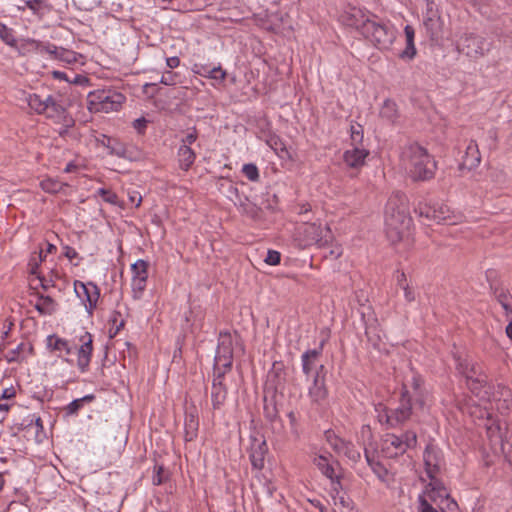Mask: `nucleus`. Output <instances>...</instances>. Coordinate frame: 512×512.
Wrapping results in <instances>:
<instances>
[{
  "mask_svg": "<svg viewBox=\"0 0 512 512\" xmlns=\"http://www.w3.org/2000/svg\"><path fill=\"white\" fill-rule=\"evenodd\" d=\"M421 379L413 377V394L403 387L399 404L393 409H388L385 405L379 403L375 406L378 421L388 428H397L404 425L413 417L419 418V413L426 410V399L421 388Z\"/></svg>",
  "mask_w": 512,
  "mask_h": 512,
  "instance_id": "1",
  "label": "nucleus"
},
{
  "mask_svg": "<svg viewBox=\"0 0 512 512\" xmlns=\"http://www.w3.org/2000/svg\"><path fill=\"white\" fill-rule=\"evenodd\" d=\"M233 365V339L230 333L221 332L214 358L213 380L211 386V403L214 411L224 407L228 390L225 384V375L231 371Z\"/></svg>",
  "mask_w": 512,
  "mask_h": 512,
  "instance_id": "2",
  "label": "nucleus"
},
{
  "mask_svg": "<svg viewBox=\"0 0 512 512\" xmlns=\"http://www.w3.org/2000/svg\"><path fill=\"white\" fill-rule=\"evenodd\" d=\"M384 221L386 236L392 244L409 237L412 218L409 216L404 194L397 192L389 197L385 206Z\"/></svg>",
  "mask_w": 512,
  "mask_h": 512,
  "instance_id": "3",
  "label": "nucleus"
},
{
  "mask_svg": "<svg viewBox=\"0 0 512 512\" xmlns=\"http://www.w3.org/2000/svg\"><path fill=\"white\" fill-rule=\"evenodd\" d=\"M401 163L414 181H426L433 178L437 168L436 162L427 150L416 143L403 148Z\"/></svg>",
  "mask_w": 512,
  "mask_h": 512,
  "instance_id": "4",
  "label": "nucleus"
},
{
  "mask_svg": "<svg viewBox=\"0 0 512 512\" xmlns=\"http://www.w3.org/2000/svg\"><path fill=\"white\" fill-rule=\"evenodd\" d=\"M25 101L29 108L37 115H44L47 119L66 126L73 125L74 119L63 106L60 96L52 94L27 93Z\"/></svg>",
  "mask_w": 512,
  "mask_h": 512,
  "instance_id": "5",
  "label": "nucleus"
},
{
  "mask_svg": "<svg viewBox=\"0 0 512 512\" xmlns=\"http://www.w3.org/2000/svg\"><path fill=\"white\" fill-rule=\"evenodd\" d=\"M370 20L362 32V36L380 50H388L396 39V31L389 21L382 20L376 14L369 16Z\"/></svg>",
  "mask_w": 512,
  "mask_h": 512,
  "instance_id": "6",
  "label": "nucleus"
},
{
  "mask_svg": "<svg viewBox=\"0 0 512 512\" xmlns=\"http://www.w3.org/2000/svg\"><path fill=\"white\" fill-rule=\"evenodd\" d=\"M458 371L466 378V384L471 392L482 401L492 399L491 386L487 383V376L481 371L479 365L459 360Z\"/></svg>",
  "mask_w": 512,
  "mask_h": 512,
  "instance_id": "7",
  "label": "nucleus"
},
{
  "mask_svg": "<svg viewBox=\"0 0 512 512\" xmlns=\"http://www.w3.org/2000/svg\"><path fill=\"white\" fill-rule=\"evenodd\" d=\"M125 96L111 89H102L88 94L87 105L91 112L109 113L118 111L125 101Z\"/></svg>",
  "mask_w": 512,
  "mask_h": 512,
  "instance_id": "8",
  "label": "nucleus"
},
{
  "mask_svg": "<svg viewBox=\"0 0 512 512\" xmlns=\"http://www.w3.org/2000/svg\"><path fill=\"white\" fill-rule=\"evenodd\" d=\"M363 127L358 124H352L350 126V139L352 148L347 149L343 153V161L347 167L358 169L365 164V160L369 155V150L363 145Z\"/></svg>",
  "mask_w": 512,
  "mask_h": 512,
  "instance_id": "9",
  "label": "nucleus"
},
{
  "mask_svg": "<svg viewBox=\"0 0 512 512\" xmlns=\"http://www.w3.org/2000/svg\"><path fill=\"white\" fill-rule=\"evenodd\" d=\"M416 212H418L420 217L447 225L458 224L463 218L462 214L455 213L444 203H436L433 205L420 203L416 208Z\"/></svg>",
  "mask_w": 512,
  "mask_h": 512,
  "instance_id": "10",
  "label": "nucleus"
},
{
  "mask_svg": "<svg viewBox=\"0 0 512 512\" xmlns=\"http://www.w3.org/2000/svg\"><path fill=\"white\" fill-rule=\"evenodd\" d=\"M416 445V433L408 430L399 436L395 434H386L382 443V451L387 457L393 458L404 454L408 449L414 448Z\"/></svg>",
  "mask_w": 512,
  "mask_h": 512,
  "instance_id": "11",
  "label": "nucleus"
},
{
  "mask_svg": "<svg viewBox=\"0 0 512 512\" xmlns=\"http://www.w3.org/2000/svg\"><path fill=\"white\" fill-rule=\"evenodd\" d=\"M300 239L305 246L318 245L322 247L329 242L330 228L316 223H304L299 229Z\"/></svg>",
  "mask_w": 512,
  "mask_h": 512,
  "instance_id": "12",
  "label": "nucleus"
},
{
  "mask_svg": "<svg viewBox=\"0 0 512 512\" xmlns=\"http://www.w3.org/2000/svg\"><path fill=\"white\" fill-rule=\"evenodd\" d=\"M425 473L429 479L428 483L442 482L438 475L444 465L442 452L436 446L429 444L423 453Z\"/></svg>",
  "mask_w": 512,
  "mask_h": 512,
  "instance_id": "13",
  "label": "nucleus"
},
{
  "mask_svg": "<svg viewBox=\"0 0 512 512\" xmlns=\"http://www.w3.org/2000/svg\"><path fill=\"white\" fill-rule=\"evenodd\" d=\"M461 51L470 58L483 57L491 49V43L483 36L469 33L461 38Z\"/></svg>",
  "mask_w": 512,
  "mask_h": 512,
  "instance_id": "14",
  "label": "nucleus"
},
{
  "mask_svg": "<svg viewBox=\"0 0 512 512\" xmlns=\"http://www.w3.org/2000/svg\"><path fill=\"white\" fill-rule=\"evenodd\" d=\"M372 15L373 13L368 10L355 6H348L339 15V21L344 26L354 28L362 34L366 27V23L370 20V17L368 16Z\"/></svg>",
  "mask_w": 512,
  "mask_h": 512,
  "instance_id": "15",
  "label": "nucleus"
},
{
  "mask_svg": "<svg viewBox=\"0 0 512 512\" xmlns=\"http://www.w3.org/2000/svg\"><path fill=\"white\" fill-rule=\"evenodd\" d=\"M74 291L84 304L87 313L92 315L100 297L98 286L92 282L84 283L76 280L74 282Z\"/></svg>",
  "mask_w": 512,
  "mask_h": 512,
  "instance_id": "16",
  "label": "nucleus"
},
{
  "mask_svg": "<svg viewBox=\"0 0 512 512\" xmlns=\"http://www.w3.org/2000/svg\"><path fill=\"white\" fill-rule=\"evenodd\" d=\"M149 264L143 259L137 260L131 265V289L135 300L142 298L147 286Z\"/></svg>",
  "mask_w": 512,
  "mask_h": 512,
  "instance_id": "17",
  "label": "nucleus"
},
{
  "mask_svg": "<svg viewBox=\"0 0 512 512\" xmlns=\"http://www.w3.org/2000/svg\"><path fill=\"white\" fill-rule=\"evenodd\" d=\"M308 396L315 404L323 403L327 396L326 371L324 365H319L316 373L312 376V382L308 387Z\"/></svg>",
  "mask_w": 512,
  "mask_h": 512,
  "instance_id": "18",
  "label": "nucleus"
},
{
  "mask_svg": "<svg viewBox=\"0 0 512 512\" xmlns=\"http://www.w3.org/2000/svg\"><path fill=\"white\" fill-rule=\"evenodd\" d=\"M93 352V336L84 331L78 339L77 366L81 372H85L91 362Z\"/></svg>",
  "mask_w": 512,
  "mask_h": 512,
  "instance_id": "19",
  "label": "nucleus"
},
{
  "mask_svg": "<svg viewBox=\"0 0 512 512\" xmlns=\"http://www.w3.org/2000/svg\"><path fill=\"white\" fill-rule=\"evenodd\" d=\"M323 342L318 349H309L301 355L302 371L307 378L316 373L319 365V359L322 355Z\"/></svg>",
  "mask_w": 512,
  "mask_h": 512,
  "instance_id": "20",
  "label": "nucleus"
},
{
  "mask_svg": "<svg viewBox=\"0 0 512 512\" xmlns=\"http://www.w3.org/2000/svg\"><path fill=\"white\" fill-rule=\"evenodd\" d=\"M47 47H49V42H42L33 38L22 39L19 44L16 43L15 49H17L18 53L22 56H26L32 53H47Z\"/></svg>",
  "mask_w": 512,
  "mask_h": 512,
  "instance_id": "21",
  "label": "nucleus"
},
{
  "mask_svg": "<svg viewBox=\"0 0 512 512\" xmlns=\"http://www.w3.org/2000/svg\"><path fill=\"white\" fill-rule=\"evenodd\" d=\"M404 34L406 47L399 54V58L404 61H412L417 55V49L415 46V29L411 25H406L404 27Z\"/></svg>",
  "mask_w": 512,
  "mask_h": 512,
  "instance_id": "22",
  "label": "nucleus"
},
{
  "mask_svg": "<svg viewBox=\"0 0 512 512\" xmlns=\"http://www.w3.org/2000/svg\"><path fill=\"white\" fill-rule=\"evenodd\" d=\"M481 162V154L478 148V144L474 140H470L466 146L462 167L467 169L476 168Z\"/></svg>",
  "mask_w": 512,
  "mask_h": 512,
  "instance_id": "23",
  "label": "nucleus"
},
{
  "mask_svg": "<svg viewBox=\"0 0 512 512\" xmlns=\"http://www.w3.org/2000/svg\"><path fill=\"white\" fill-rule=\"evenodd\" d=\"M193 71L205 78L213 79L218 82H223L226 78V71L219 65L217 67H210L206 64H195Z\"/></svg>",
  "mask_w": 512,
  "mask_h": 512,
  "instance_id": "24",
  "label": "nucleus"
},
{
  "mask_svg": "<svg viewBox=\"0 0 512 512\" xmlns=\"http://www.w3.org/2000/svg\"><path fill=\"white\" fill-rule=\"evenodd\" d=\"M380 117L391 124H396L399 117V109L396 102L392 99H386L384 100L380 111H379Z\"/></svg>",
  "mask_w": 512,
  "mask_h": 512,
  "instance_id": "25",
  "label": "nucleus"
},
{
  "mask_svg": "<svg viewBox=\"0 0 512 512\" xmlns=\"http://www.w3.org/2000/svg\"><path fill=\"white\" fill-rule=\"evenodd\" d=\"M47 53L53 56L55 59H58L67 64H73L77 62L78 58V54L76 52L65 49L63 47H57L51 43H49V47H47Z\"/></svg>",
  "mask_w": 512,
  "mask_h": 512,
  "instance_id": "26",
  "label": "nucleus"
},
{
  "mask_svg": "<svg viewBox=\"0 0 512 512\" xmlns=\"http://www.w3.org/2000/svg\"><path fill=\"white\" fill-rule=\"evenodd\" d=\"M177 157L179 167L183 171H188L195 162L196 153L192 150L191 147L186 145H180L177 152Z\"/></svg>",
  "mask_w": 512,
  "mask_h": 512,
  "instance_id": "27",
  "label": "nucleus"
},
{
  "mask_svg": "<svg viewBox=\"0 0 512 512\" xmlns=\"http://www.w3.org/2000/svg\"><path fill=\"white\" fill-rule=\"evenodd\" d=\"M267 452V446L265 441L257 445H253L250 452V461L253 468L260 470L264 467L265 454Z\"/></svg>",
  "mask_w": 512,
  "mask_h": 512,
  "instance_id": "28",
  "label": "nucleus"
},
{
  "mask_svg": "<svg viewBox=\"0 0 512 512\" xmlns=\"http://www.w3.org/2000/svg\"><path fill=\"white\" fill-rule=\"evenodd\" d=\"M47 347L52 351H58L65 355H70L73 352V348L69 342L56 335H50L47 337Z\"/></svg>",
  "mask_w": 512,
  "mask_h": 512,
  "instance_id": "29",
  "label": "nucleus"
},
{
  "mask_svg": "<svg viewBox=\"0 0 512 512\" xmlns=\"http://www.w3.org/2000/svg\"><path fill=\"white\" fill-rule=\"evenodd\" d=\"M34 307L41 315H51L56 311L57 303L50 296L40 295Z\"/></svg>",
  "mask_w": 512,
  "mask_h": 512,
  "instance_id": "30",
  "label": "nucleus"
},
{
  "mask_svg": "<svg viewBox=\"0 0 512 512\" xmlns=\"http://www.w3.org/2000/svg\"><path fill=\"white\" fill-rule=\"evenodd\" d=\"M184 428L185 440L193 441L197 437V432L199 428V421L194 413L186 414Z\"/></svg>",
  "mask_w": 512,
  "mask_h": 512,
  "instance_id": "31",
  "label": "nucleus"
},
{
  "mask_svg": "<svg viewBox=\"0 0 512 512\" xmlns=\"http://www.w3.org/2000/svg\"><path fill=\"white\" fill-rule=\"evenodd\" d=\"M334 506L341 512H358L352 499L345 493H339L333 496Z\"/></svg>",
  "mask_w": 512,
  "mask_h": 512,
  "instance_id": "32",
  "label": "nucleus"
},
{
  "mask_svg": "<svg viewBox=\"0 0 512 512\" xmlns=\"http://www.w3.org/2000/svg\"><path fill=\"white\" fill-rule=\"evenodd\" d=\"M109 324V337L114 338L125 326V319L120 311H112L109 317Z\"/></svg>",
  "mask_w": 512,
  "mask_h": 512,
  "instance_id": "33",
  "label": "nucleus"
},
{
  "mask_svg": "<svg viewBox=\"0 0 512 512\" xmlns=\"http://www.w3.org/2000/svg\"><path fill=\"white\" fill-rule=\"evenodd\" d=\"M104 140L102 141L103 146H105L111 155H115L118 157H125L126 148L120 143L117 139L103 136Z\"/></svg>",
  "mask_w": 512,
  "mask_h": 512,
  "instance_id": "34",
  "label": "nucleus"
},
{
  "mask_svg": "<svg viewBox=\"0 0 512 512\" xmlns=\"http://www.w3.org/2000/svg\"><path fill=\"white\" fill-rule=\"evenodd\" d=\"M93 400H94V395H92V394L85 395L82 398L73 400L64 408L66 415L67 416L76 415L79 412V410L83 407V404L85 402H91Z\"/></svg>",
  "mask_w": 512,
  "mask_h": 512,
  "instance_id": "35",
  "label": "nucleus"
},
{
  "mask_svg": "<svg viewBox=\"0 0 512 512\" xmlns=\"http://www.w3.org/2000/svg\"><path fill=\"white\" fill-rule=\"evenodd\" d=\"M313 463L317 466V468L329 479H333L334 477V468L329 463L327 457L319 455L316 456L313 460Z\"/></svg>",
  "mask_w": 512,
  "mask_h": 512,
  "instance_id": "36",
  "label": "nucleus"
},
{
  "mask_svg": "<svg viewBox=\"0 0 512 512\" xmlns=\"http://www.w3.org/2000/svg\"><path fill=\"white\" fill-rule=\"evenodd\" d=\"M325 439L329 446L338 454H341V449L344 447L346 440L340 438L334 431L327 430L325 432Z\"/></svg>",
  "mask_w": 512,
  "mask_h": 512,
  "instance_id": "37",
  "label": "nucleus"
},
{
  "mask_svg": "<svg viewBox=\"0 0 512 512\" xmlns=\"http://www.w3.org/2000/svg\"><path fill=\"white\" fill-rule=\"evenodd\" d=\"M0 39L10 47H16V38L12 28L0 21Z\"/></svg>",
  "mask_w": 512,
  "mask_h": 512,
  "instance_id": "38",
  "label": "nucleus"
},
{
  "mask_svg": "<svg viewBox=\"0 0 512 512\" xmlns=\"http://www.w3.org/2000/svg\"><path fill=\"white\" fill-rule=\"evenodd\" d=\"M66 184L52 178L44 179L40 182V187L47 193H58Z\"/></svg>",
  "mask_w": 512,
  "mask_h": 512,
  "instance_id": "39",
  "label": "nucleus"
},
{
  "mask_svg": "<svg viewBox=\"0 0 512 512\" xmlns=\"http://www.w3.org/2000/svg\"><path fill=\"white\" fill-rule=\"evenodd\" d=\"M499 304L504 309L506 316H512V297L506 293L504 290H501L496 295Z\"/></svg>",
  "mask_w": 512,
  "mask_h": 512,
  "instance_id": "40",
  "label": "nucleus"
},
{
  "mask_svg": "<svg viewBox=\"0 0 512 512\" xmlns=\"http://www.w3.org/2000/svg\"><path fill=\"white\" fill-rule=\"evenodd\" d=\"M438 508L442 512H457L458 505L454 499L450 497L449 492L447 491V496L438 502Z\"/></svg>",
  "mask_w": 512,
  "mask_h": 512,
  "instance_id": "41",
  "label": "nucleus"
},
{
  "mask_svg": "<svg viewBox=\"0 0 512 512\" xmlns=\"http://www.w3.org/2000/svg\"><path fill=\"white\" fill-rule=\"evenodd\" d=\"M242 173L248 180L252 182H257L260 178L259 170L253 163L244 164L242 167Z\"/></svg>",
  "mask_w": 512,
  "mask_h": 512,
  "instance_id": "42",
  "label": "nucleus"
},
{
  "mask_svg": "<svg viewBox=\"0 0 512 512\" xmlns=\"http://www.w3.org/2000/svg\"><path fill=\"white\" fill-rule=\"evenodd\" d=\"M341 454L345 455L353 462H357L361 457L359 450H357L355 446L349 441H347L344 447L341 449Z\"/></svg>",
  "mask_w": 512,
  "mask_h": 512,
  "instance_id": "43",
  "label": "nucleus"
},
{
  "mask_svg": "<svg viewBox=\"0 0 512 512\" xmlns=\"http://www.w3.org/2000/svg\"><path fill=\"white\" fill-rule=\"evenodd\" d=\"M160 83L167 85V86H174L178 83H180V75L176 72L172 71H165L163 72Z\"/></svg>",
  "mask_w": 512,
  "mask_h": 512,
  "instance_id": "44",
  "label": "nucleus"
},
{
  "mask_svg": "<svg viewBox=\"0 0 512 512\" xmlns=\"http://www.w3.org/2000/svg\"><path fill=\"white\" fill-rule=\"evenodd\" d=\"M167 480V475L164 472V468L162 465L154 466V474L152 476V483L155 486H159L163 484Z\"/></svg>",
  "mask_w": 512,
  "mask_h": 512,
  "instance_id": "45",
  "label": "nucleus"
},
{
  "mask_svg": "<svg viewBox=\"0 0 512 512\" xmlns=\"http://www.w3.org/2000/svg\"><path fill=\"white\" fill-rule=\"evenodd\" d=\"M366 458H367V461L370 464L371 468L373 469L374 473L378 476V478L382 482H386L387 476H388V471L380 463L371 462L367 455H366Z\"/></svg>",
  "mask_w": 512,
  "mask_h": 512,
  "instance_id": "46",
  "label": "nucleus"
},
{
  "mask_svg": "<svg viewBox=\"0 0 512 512\" xmlns=\"http://www.w3.org/2000/svg\"><path fill=\"white\" fill-rule=\"evenodd\" d=\"M41 254H42V250H40L38 254L31 256L29 263H28L30 273L33 275H36V276L39 275L38 268H39L40 264L42 263Z\"/></svg>",
  "mask_w": 512,
  "mask_h": 512,
  "instance_id": "47",
  "label": "nucleus"
},
{
  "mask_svg": "<svg viewBox=\"0 0 512 512\" xmlns=\"http://www.w3.org/2000/svg\"><path fill=\"white\" fill-rule=\"evenodd\" d=\"M265 263L271 266L278 265L281 261V254L276 250H268Z\"/></svg>",
  "mask_w": 512,
  "mask_h": 512,
  "instance_id": "48",
  "label": "nucleus"
},
{
  "mask_svg": "<svg viewBox=\"0 0 512 512\" xmlns=\"http://www.w3.org/2000/svg\"><path fill=\"white\" fill-rule=\"evenodd\" d=\"M25 6L32 10L34 13H39L44 7L43 0H26Z\"/></svg>",
  "mask_w": 512,
  "mask_h": 512,
  "instance_id": "49",
  "label": "nucleus"
},
{
  "mask_svg": "<svg viewBox=\"0 0 512 512\" xmlns=\"http://www.w3.org/2000/svg\"><path fill=\"white\" fill-rule=\"evenodd\" d=\"M147 123H148V121L144 117H141V118L134 120L132 125H133V128L135 130H137V132L139 134H143L147 128Z\"/></svg>",
  "mask_w": 512,
  "mask_h": 512,
  "instance_id": "50",
  "label": "nucleus"
},
{
  "mask_svg": "<svg viewBox=\"0 0 512 512\" xmlns=\"http://www.w3.org/2000/svg\"><path fill=\"white\" fill-rule=\"evenodd\" d=\"M264 414H265V417L269 421H274L278 416L276 407L274 405H272V406L265 405L264 406Z\"/></svg>",
  "mask_w": 512,
  "mask_h": 512,
  "instance_id": "51",
  "label": "nucleus"
},
{
  "mask_svg": "<svg viewBox=\"0 0 512 512\" xmlns=\"http://www.w3.org/2000/svg\"><path fill=\"white\" fill-rule=\"evenodd\" d=\"M400 289L404 292V297L407 302H413L415 300V292L410 287L409 284H405L404 286L400 287Z\"/></svg>",
  "mask_w": 512,
  "mask_h": 512,
  "instance_id": "52",
  "label": "nucleus"
},
{
  "mask_svg": "<svg viewBox=\"0 0 512 512\" xmlns=\"http://www.w3.org/2000/svg\"><path fill=\"white\" fill-rule=\"evenodd\" d=\"M487 433L489 437H495L499 435L500 426L499 424L492 422L491 424H486Z\"/></svg>",
  "mask_w": 512,
  "mask_h": 512,
  "instance_id": "53",
  "label": "nucleus"
},
{
  "mask_svg": "<svg viewBox=\"0 0 512 512\" xmlns=\"http://www.w3.org/2000/svg\"><path fill=\"white\" fill-rule=\"evenodd\" d=\"M103 200L112 205H119V198L117 194L111 190L108 191Z\"/></svg>",
  "mask_w": 512,
  "mask_h": 512,
  "instance_id": "54",
  "label": "nucleus"
},
{
  "mask_svg": "<svg viewBox=\"0 0 512 512\" xmlns=\"http://www.w3.org/2000/svg\"><path fill=\"white\" fill-rule=\"evenodd\" d=\"M197 139L196 131L188 133L183 139L181 145L189 146L192 145Z\"/></svg>",
  "mask_w": 512,
  "mask_h": 512,
  "instance_id": "55",
  "label": "nucleus"
},
{
  "mask_svg": "<svg viewBox=\"0 0 512 512\" xmlns=\"http://www.w3.org/2000/svg\"><path fill=\"white\" fill-rule=\"evenodd\" d=\"M16 395V391H15V388L14 387H9V388H5L1 395H0V399H11V398H14Z\"/></svg>",
  "mask_w": 512,
  "mask_h": 512,
  "instance_id": "56",
  "label": "nucleus"
},
{
  "mask_svg": "<svg viewBox=\"0 0 512 512\" xmlns=\"http://www.w3.org/2000/svg\"><path fill=\"white\" fill-rule=\"evenodd\" d=\"M129 201L135 207H139L142 202V197L138 192L129 193Z\"/></svg>",
  "mask_w": 512,
  "mask_h": 512,
  "instance_id": "57",
  "label": "nucleus"
},
{
  "mask_svg": "<svg viewBox=\"0 0 512 512\" xmlns=\"http://www.w3.org/2000/svg\"><path fill=\"white\" fill-rule=\"evenodd\" d=\"M166 65L170 69L177 68L180 65V59L177 56L168 57L166 59Z\"/></svg>",
  "mask_w": 512,
  "mask_h": 512,
  "instance_id": "58",
  "label": "nucleus"
},
{
  "mask_svg": "<svg viewBox=\"0 0 512 512\" xmlns=\"http://www.w3.org/2000/svg\"><path fill=\"white\" fill-rule=\"evenodd\" d=\"M63 249H64V256L66 258H68L69 260H72L78 256L77 251L70 246H65Z\"/></svg>",
  "mask_w": 512,
  "mask_h": 512,
  "instance_id": "59",
  "label": "nucleus"
},
{
  "mask_svg": "<svg viewBox=\"0 0 512 512\" xmlns=\"http://www.w3.org/2000/svg\"><path fill=\"white\" fill-rule=\"evenodd\" d=\"M155 88H156L155 83H145L143 85V92H144V94L152 97L155 94Z\"/></svg>",
  "mask_w": 512,
  "mask_h": 512,
  "instance_id": "60",
  "label": "nucleus"
},
{
  "mask_svg": "<svg viewBox=\"0 0 512 512\" xmlns=\"http://www.w3.org/2000/svg\"><path fill=\"white\" fill-rule=\"evenodd\" d=\"M405 284H409L406 274L402 271L397 272V286L400 288Z\"/></svg>",
  "mask_w": 512,
  "mask_h": 512,
  "instance_id": "61",
  "label": "nucleus"
},
{
  "mask_svg": "<svg viewBox=\"0 0 512 512\" xmlns=\"http://www.w3.org/2000/svg\"><path fill=\"white\" fill-rule=\"evenodd\" d=\"M51 74L54 79L61 80V81H67V82L70 81V79L67 77L65 72L54 70L51 72Z\"/></svg>",
  "mask_w": 512,
  "mask_h": 512,
  "instance_id": "62",
  "label": "nucleus"
},
{
  "mask_svg": "<svg viewBox=\"0 0 512 512\" xmlns=\"http://www.w3.org/2000/svg\"><path fill=\"white\" fill-rule=\"evenodd\" d=\"M26 347V344L20 343L15 350H13L12 356L10 357V361H15L18 359L20 352Z\"/></svg>",
  "mask_w": 512,
  "mask_h": 512,
  "instance_id": "63",
  "label": "nucleus"
},
{
  "mask_svg": "<svg viewBox=\"0 0 512 512\" xmlns=\"http://www.w3.org/2000/svg\"><path fill=\"white\" fill-rule=\"evenodd\" d=\"M312 506L319 510V512H326L325 506L317 499L309 500Z\"/></svg>",
  "mask_w": 512,
  "mask_h": 512,
  "instance_id": "64",
  "label": "nucleus"
}]
</instances>
